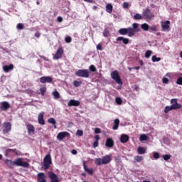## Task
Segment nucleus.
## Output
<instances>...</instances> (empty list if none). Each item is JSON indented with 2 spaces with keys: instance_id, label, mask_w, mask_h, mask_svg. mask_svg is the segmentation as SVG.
<instances>
[{
  "instance_id": "34",
  "label": "nucleus",
  "mask_w": 182,
  "mask_h": 182,
  "mask_svg": "<svg viewBox=\"0 0 182 182\" xmlns=\"http://www.w3.org/2000/svg\"><path fill=\"white\" fill-rule=\"evenodd\" d=\"M48 123H50L53 124V126H55L56 124V120L54 119V118H49L48 119Z\"/></svg>"
},
{
  "instance_id": "22",
  "label": "nucleus",
  "mask_w": 182,
  "mask_h": 182,
  "mask_svg": "<svg viewBox=\"0 0 182 182\" xmlns=\"http://www.w3.org/2000/svg\"><path fill=\"white\" fill-rule=\"evenodd\" d=\"M14 69V65H4L3 67V70L6 72V73H8L9 70H12Z\"/></svg>"
},
{
  "instance_id": "8",
  "label": "nucleus",
  "mask_w": 182,
  "mask_h": 182,
  "mask_svg": "<svg viewBox=\"0 0 182 182\" xmlns=\"http://www.w3.org/2000/svg\"><path fill=\"white\" fill-rule=\"evenodd\" d=\"M161 26L163 32H170V21H161Z\"/></svg>"
},
{
  "instance_id": "25",
  "label": "nucleus",
  "mask_w": 182,
  "mask_h": 182,
  "mask_svg": "<svg viewBox=\"0 0 182 182\" xmlns=\"http://www.w3.org/2000/svg\"><path fill=\"white\" fill-rule=\"evenodd\" d=\"M120 123V120L119 119H116L114 122V126L112 127L113 130H117L119 129V124Z\"/></svg>"
},
{
  "instance_id": "59",
  "label": "nucleus",
  "mask_w": 182,
  "mask_h": 182,
  "mask_svg": "<svg viewBox=\"0 0 182 182\" xmlns=\"http://www.w3.org/2000/svg\"><path fill=\"white\" fill-rule=\"evenodd\" d=\"M139 63H140L141 66H143L144 65V63H143V60H140Z\"/></svg>"
},
{
  "instance_id": "33",
  "label": "nucleus",
  "mask_w": 182,
  "mask_h": 182,
  "mask_svg": "<svg viewBox=\"0 0 182 182\" xmlns=\"http://www.w3.org/2000/svg\"><path fill=\"white\" fill-rule=\"evenodd\" d=\"M73 85L75 87H79V86H80V85H82V81L74 80Z\"/></svg>"
},
{
  "instance_id": "44",
  "label": "nucleus",
  "mask_w": 182,
  "mask_h": 182,
  "mask_svg": "<svg viewBox=\"0 0 182 182\" xmlns=\"http://www.w3.org/2000/svg\"><path fill=\"white\" fill-rule=\"evenodd\" d=\"M162 82L163 83H164L165 85H167V83H168V82H170V79L167 78V77H164L162 79Z\"/></svg>"
},
{
  "instance_id": "42",
  "label": "nucleus",
  "mask_w": 182,
  "mask_h": 182,
  "mask_svg": "<svg viewBox=\"0 0 182 182\" xmlns=\"http://www.w3.org/2000/svg\"><path fill=\"white\" fill-rule=\"evenodd\" d=\"M115 102H116L117 105H122V103H123V100H122V98H120V97H117L115 99Z\"/></svg>"
},
{
  "instance_id": "51",
  "label": "nucleus",
  "mask_w": 182,
  "mask_h": 182,
  "mask_svg": "<svg viewBox=\"0 0 182 182\" xmlns=\"http://www.w3.org/2000/svg\"><path fill=\"white\" fill-rule=\"evenodd\" d=\"M77 136H83V131H82V130H77Z\"/></svg>"
},
{
  "instance_id": "64",
  "label": "nucleus",
  "mask_w": 182,
  "mask_h": 182,
  "mask_svg": "<svg viewBox=\"0 0 182 182\" xmlns=\"http://www.w3.org/2000/svg\"><path fill=\"white\" fill-rule=\"evenodd\" d=\"M180 57L182 58V51L180 53Z\"/></svg>"
},
{
  "instance_id": "26",
  "label": "nucleus",
  "mask_w": 182,
  "mask_h": 182,
  "mask_svg": "<svg viewBox=\"0 0 182 182\" xmlns=\"http://www.w3.org/2000/svg\"><path fill=\"white\" fill-rule=\"evenodd\" d=\"M106 11L108 12V14H112L113 11V5H112V4H108L106 6Z\"/></svg>"
},
{
  "instance_id": "54",
  "label": "nucleus",
  "mask_w": 182,
  "mask_h": 182,
  "mask_svg": "<svg viewBox=\"0 0 182 182\" xmlns=\"http://www.w3.org/2000/svg\"><path fill=\"white\" fill-rule=\"evenodd\" d=\"M123 8H124V9L129 8V3L124 2V3L123 4Z\"/></svg>"
},
{
  "instance_id": "31",
  "label": "nucleus",
  "mask_w": 182,
  "mask_h": 182,
  "mask_svg": "<svg viewBox=\"0 0 182 182\" xmlns=\"http://www.w3.org/2000/svg\"><path fill=\"white\" fill-rule=\"evenodd\" d=\"M148 137L146 134H141L139 137V140L140 141H145L146 140H147Z\"/></svg>"
},
{
  "instance_id": "1",
  "label": "nucleus",
  "mask_w": 182,
  "mask_h": 182,
  "mask_svg": "<svg viewBox=\"0 0 182 182\" xmlns=\"http://www.w3.org/2000/svg\"><path fill=\"white\" fill-rule=\"evenodd\" d=\"M5 163L10 168H12L14 166H18L19 167H28L29 166V163L23 161L21 158H18L14 161L6 159Z\"/></svg>"
},
{
  "instance_id": "20",
  "label": "nucleus",
  "mask_w": 182,
  "mask_h": 182,
  "mask_svg": "<svg viewBox=\"0 0 182 182\" xmlns=\"http://www.w3.org/2000/svg\"><path fill=\"white\" fill-rule=\"evenodd\" d=\"M27 130L28 134H33L35 133V127L32 124H27Z\"/></svg>"
},
{
  "instance_id": "38",
  "label": "nucleus",
  "mask_w": 182,
  "mask_h": 182,
  "mask_svg": "<svg viewBox=\"0 0 182 182\" xmlns=\"http://www.w3.org/2000/svg\"><path fill=\"white\" fill-rule=\"evenodd\" d=\"M40 91H41V95L42 96H44L45 95V93L46 92V87H43L40 89Z\"/></svg>"
},
{
  "instance_id": "7",
  "label": "nucleus",
  "mask_w": 182,
  "mask_h": 182,
  "mask_svg": "<svg viewBox=\"0 0 182 182\" xmlns=\"http://www.w3.org/2000/svg\"><path fill=\"white\" fill-rule=\"evenodd\" d=\"M143 14L145 19L147 21H153V19H154V16L151 14V11H150V9H146L144 11Z\"/></svg>"
},
{
  "instance_id": "43",
  "label": "nucleus",
  "mask_w": 182,
  "mask_h": 182,
  "mask_svg": "<svg viewBox=\"0 0 182 182\" xmlns=\"http://www.w3.org/2000/svg\"><path fill=\"white\" fill-rule=\"evenodd\" d=\"M153 156L155 160L160 159V154H159L158 152H154Z\"/></svg>"
},
{
  "instance_id": "57",
  "label": "nucleus",
  "mask_w": 182,
  "mask_h": 182,
  "mask_svg": "<svg viewBox=\"0 0 182 182\" xmlns=\"http://www.w3.org/2000/svg\"><path fill=\"white\" fill-rule=\"evenodd\" d=\"M72 154H74V155L77 154V151H76L75 149H73V150L72 151Z\"/></svg>"
},
{
  "instance_id": "13",
  "label": "nucleus",
  "mask_w": 182,
  "mask_h": 182,
  "mask_svg": "<svg viewBox=\"0 0 182 182\" xmlns=\"http://www.w3.org/2000/svg\"><path fill=\"white\" fill-rule=\"evenodd\" d=\"M11 107V105H9V102H2L0 105V109L1 110H8Z\"/></svg>"
},
{
  "instance_id": "2",
  "label": "nucleus",
  "mask_w": 182,
  "mask_h": 182,
  "mask_svg": "<svg viewBox=\"0 0 182 182\" xmlns=\"http://www.w3.org/2000/svg\"><path fill=\"white\" fill-rule=\"evenodd\" d=\"M112 161V156L110 155H105L102 158H96L95 163L97 166H102L103 164H109Z\"/></svg>"
},
{
  "instance_id": "46",
  "label": "nucleus",
  "mask_w": 182,
  "mask_h": 182,
  "mask_svg": "<svg viewBox=\"0 0 182 182\" xmlns=\"http://www.w3.org/2000/svg\"><path fill=\"white\" fill-rule=\"evenodd\" d=\"M90 70L91 72H96V67H95V65H92L90 66Z\"/></svg>"
},
{
  "instance_id": "63",
  "label": "nucleus",
  "mask_w": 182,
  "mask_h": 182,
  "mask_svg": "<svg viewBox=\"0 0 182 182\" xmlns=\"http://www.w3.org/2000/svg\"><path fill=\"white\" fill-rule=\"evenodd\" d=\"M166 77H169V79H170V74H168V73L166 74Z\"/></svg>"
},
{
  "instance_id": "49",
  "label": "nucleus",
  "mask_w": 182,
  "mask_h": 182,
  "mask_svg": "<svg viewBox=\"0 0 182 182\" xmlns=\"http://www.w3.org/2000/svg\"><path fill=\"white\" fill-rule=\"evenodd\" d=\"M149 29L151 30V31H157V26H150L149 27Z\"/></svg>"
},
{
  "instance_id": "48",
  "label": "nucleus",
  "mask_w": 182,
  "mask_h": 182,
  "mask_svg": "<svg viewBox=\"0 0 182 182\" xmlns=\"http://www.w3.org/2000/svg\"><path fill=\"white\" fill-rule=\"evenodd\" d=\"M176 84L177 85H182V77H181L178 78V80L176 81Z\"/></svg>"
},
{
  "instance_id": "50",
  "label": "nucleus",
  "mask_w": 182,
  "mask_h": 182,
  "mask_svg": "<svg viewBox=\"0 0 182 182\" xmlns=\"http://www.w3.org/2000/svg\"><path fill=\"white\" fill-rule=\"evenodd\" d=\"M97 50H103V47H102V44H98L97 46Z\"/></svg>"
},
{
  "instance_id": "37",
  "label": "nucleus",
  "mask_w": 182,
  "mask_h": 182,
  "mask_svg": "<svg viewBox=\"0 0 182 182\" xmlns=\"http://www.w3.org/2000/svg\"><path fill=\"white\" fill-rule=\"evenodd\" d=\"M151 53L152 51L150 50H148L146 53H145V58H146V59H148V58H150V56H151Z\"/></svg>"
},
{
  "instance_id": "23",
  "label": "nucleus",
  "mask_w": 182,
  "mask_h": 182,
  "mask_svg": "<svg viewBox=\"0 0 182 182\" xmlns=\"http://www.w3.org/2000/svg\"><path fill=\"white\" fill-rule=\"evenodd\" d=\"M120 141L121 143H127L129 141V136L126 134L121 135Z\"/></svg>"
},
{
  "instance_id": "24",
  "label": "nucleus",
  "mask_w": 182,
  "mask_h": 182,
  "mask_svg": "<svg viewBox=\"0 0 182 182\" xmlns=\"http://www.w3.org/2000/svg\"><path fill=\"white\" fill-rule=\"evenodd\" d=\"M117 41L118 42H120V41H123V43H124V45H127L129 43V38H124L123 37H118L117 38Z\"/></svg>"
},
{
  "instance_id": "32",
  "label": "nucleus",
  "mask_w": 182,
  "mask_h": 182,
  "mask_svg": "<svg viewBox=\"0 0 182 182\" xmlns=\"http://www.w3.org/2000/svg\"><path fill=\"white\" fill-rule=\"evenodd\" d=\"M171 110H173V107L171 106H166L164 109V113H168Z\"/></svg>"
},
{
  "instance_id": "45",
  "label": "nucleus",
  "mask_w": 182,
  "mask_h": 182,
  "mask_svg": "<svg viewBox=\"0 0 182 182\" xmlns=\"http://www.w3.org/2000/svg\"><path fill=\"white\" fill-rule=\"evenodd\" d=\"M17 29H19L20 31H22L23 29V24L19 23L17 24Z\"/></svg>"
},
{
  "instance_id": "41",
  "label": "nucleus",
  "mask_w": 182,
  "mask_h": 182,
  "mask_svg": "<svg viewBox=\"0 0 182 182\" xmlns=\"http://www.w3.org/2000/svg\"><path fill=\"white\" fill-rule=\"evenodd\" d=\"M162 157L164 160H165V161H167L168 160H170V159H171V155L166 154L164 155Z\"/></svg>"
},
{
  "instance_id": "14",
  "label": "nucleus",
  "mask_w": 182,
  "mask_h": 182,
  "mask_svg": "<svg viewBox=\"0 0 182 182\" xmlns=\"http://www.w3.org/2000/svg\"><path fill=\"white\" fill-rule=\"evenodd\" d=\"M68 136H69V133L66 132H60L57 135V139L58 140L62 141L63 139H65V137H67Z\"/></svg>"
},
{
  "instance_id": "21",
  "label": "nucleus",
  "mask_w": 182,
  "mask_h": 182,
  "mask_svg": "<svg viewBox=\"0 0 182 182\" xmlns=\"http://www.w3.org/2000/svg\"><path fill=\"white\" fill-rule=\"evenodd\" d=\"M80 105V102L79 101L75 100H71L68 102V105L70 107L72 106H79Z\"/></svg>"
},
{
  "instance_id": "28",
  "label": "nucleus",
  "mask_w": 182,
  "mask_h": 182,
  "mask_svg": "<svg viewBox=\"0 0 182 182\" xmlns=\"http://www.w3.org/2000/svg\"><path fill=\"white\" fill-rule=\"evenodd\" d=\"M53 95L55 100L60 99V94L58 91L53 92Z\"/></svg>"
},
{
  "instance_id": "53",
  "label": "nucleus",
  "mask_w": 182,
  "mask_h": 182,
  "mask_svg": "<svg viewBox=\"0 0 182 182\" xmlns=\"http://www.w3.org/2000/svg\"><path fill=\"white\" fill-rule=\"evenodd\" d=\"M99 146V141H95L94 143H93V147L96 148Z\"/></svg>"
},
{
  "instance_id": "58",
  "label": "nucleus",
  "mask_w": 182,
  "mask_h": 182,
  "mask_svg": "<svg viewBox=\"0 0 182 182\" xmlns=\"http://www.w3.org/2000/svg\"><path fill=\"white\" fill-rule=\"evenodd\" d=\"M35 36L36 38H39L41 36V34H39V33H36Z\"/></svg>"
},
{
  "instance_id": "12",
  "label": "nucleus",
  "mask_w": 182,
  "mask_h": 182,
  "mask_svg": "<svg viewBox=\"0 0 182 182\" xmlns=\"http://www.w3.org/2000/svg\"><path fill=\"white\" fill-rule=\"evenodd\" d=\"M53 80L50 77H41L40 78V82L41 83H52Z\"/></svg>"
},
{
  "instance_id": "5",
  "label": "nucleus",
  "mask_w": 182,
  "mask_h": 182,
  "mask_svg": "<svg viewBox=\"0 0 182 182\" xmlns=\"http://www.w3.org/2000/svg\"><path fill=\"white\" fill-rule=\"evenodd\" d=\"M51 164L52 158H50V154H47L43 159V166L45 170H48Z\"/></svg>"
},
{
  "instance_id": "35",
  "label": "nucleus",
  "mask_w": 182,
  "mask_h": 182,
  "mask_svg": "<svg viewBox=\"0 0 182 182\" xmlns=\"http://www.w3.org/2000/svg\"><path fill=\"white\" fill-rule=\"evenodd\" d=\"M134 19H143V16H141V14H136L134 17H133Z\"/></svg>"
},
{
  "instance_id": "15",
  "label": "nucleus",
  "mask_w": 182,
  "mask_h": 182,
  "mask_svg": "<svg viewBox=\"0 0 182 182\" xmlns=\"http://www.w3.org/2000/svg\"><path fill=\"white\" fill-rule=\"evenodd\" d=\"M82 164H83V168H84L85 171H86V173L90 174V176H92V174H93V169L89 168L87 167V166H86V161H83Z\"/></svg>"
},
{
  "instance_id": "19",
  "label": "nucleus",
  "mask_w": 182,
  "mask_h": 182,
  "mask_svg": "<svg viewBox=\"0 0 182 182\" xmlns=\"http://www.w3.org/2000/svg\"><path fill=\"white\" fill-rule=\"evenodd\" d=\"M38 181L39 182H46V176L43 173H39L38 174Z\"/></svg>"
},
{
  "instance_id": "60",
  "label": "nucleus",
  "mask_w": 182,
  "mask_h": 182,
  "mask_svg": "<svg viewBox=\"0 0 182 182\" xmlns=\"http://www.w3.org/2000/svg\"><path fill=\"white\" fill-rule=\"evenodd\" d=\"M134 69H135L136 70H139V69H140V67L138 66V67H134Z\"/></svg>"
},
{
  "instance_id": "9",
  "label": "nucleus",
  "mask_w": 182,
  "mask_h": 182,
  "mask_svg": "<svg viewBox=\"0 0 182 182\" xmlns=\"http://www.w3.org/2000/svg\"><path fill=\"white\" fill-rule=\"evenodd\" d=\"M171 107L173 110H178V109H181V104L177 103V99H172L171 100Z\"/></svg>"
},
{
  "instance_id": "55",
  "label": "nucleus",
  "mask_w": 182,
  "mask_h": 182,
  "mask_svg": "<svg viewBox=\"0 0 182 182\" xmlns=\"http://www.w3.org/2000/svg\"><path fill=\"white\" fill-rule=\"evenodd\" d=\"M95 141H99V140H100V136L96 135L95 136Z\"/></svg>"
},
{
  "instance_id": "47",
  "label": "nucleus",
  "mask_w": 182,
  "mask_h": 182,
  "mask_svg": "<svg viewBox=\"0 0 182 182\" xmlns=\"http://www.w3.org/2000/svg\"><path fill=\"white\" fill-rule=\"evenodd\" d=\"M65 42L66 43H70V42H72V38H70V36L66 37Z\"/></svg>"
},
{
  "instance_id": "62",
  "label": "nucleus",
  "mask_w": 182,
  "mask_h": 182,
  "mask_svg": "<svg viewBox=\"0 0 182 182\" xmlns=\"http://www.w3.org/2000/svg\"><path fill=\"white\" fill-rule=\"evenodd\" d=\"M82 176H83L84 177H86V173H82Z\"/></svg>"
},
{
  "instance_id": "30",
  "label": "nucleus",
  "mask_w": 182,
  "mask_h": 182,
  "mask_svg": "<svg viewBox=\"0 0 182 182\" xmlns=\"http://www.w3.org/2000/svg\"><path fill=\"white\" fill-rule=\"evenodd\" d=\"M141 29H143L144 31H149V24L147 23H143L141 25Z\"/></svg>"
},
{
  "instance_id": "16",
  "label": "nucleus",
  "mask_w": 182,
  "mask_h": 182,
  "mask_svg": "<svg viewBox=\"0 0 182 182\" xmlns=\"http://www.w3.org/2000/svg\"><path fill=\"white\" fill-rule=\"evenodd\" d=\"M11 125L9 122H5L4 124V133H9L11 132Z\"/></svg>"
},
{
  "instance_id": "56",
  "label": "nucleus",
  "mask_w": 182,
  "mask_h": 182,
  "mask_svg": "<svg viewBox=\"0 0 182 182\" xmlns=\"http://www.w3.org/2000/svg\"><path fill=\"white\" fill-rule=\"evenodd\" d=\"M57 19H58V22H63V18L61 16L58 17Z\"/></svg>"
},
{
  "instance_id": "17",
  "label": "nucleus",
  "mask_w": 182,
  "mask_h": 182,
  "mask_svg": "<svg viewBox=\"0 0 182 182\" xmlns=\"http://www.w3.org/2000/svg\"><path fill=\"white\" fill-rule=\"evenodd\" d=\"M105 146L107 147H109V149H112V147H113V146H114V141H113V139L112 138H108L106 140Z\"/></svg>"
},
{
  "instance_id": "29",
  "label": "nucleus",
  "mask_w": 182,
  "mask_h": 182,
  "mask_svg": "<svg viewBox=\"0 0 182 182\" xmlns=\"http://www.w3.org/2000/svg\"><path fill=\"white\" fill-rule=\"evenodd\" d=\"M119 35H127V28L119 29Z\"/></svg>"
},
{
  "instance_id": "11",
  "label": "nucleus",
  "mask_w": 182,
  "mask_h": 182,
  "mask_svg": "<svg viewBox=\"0 0 182 182\" xmlns=\"http://www.w3.org/2000/svg\"><path fill=\"white\" fill-rule=\"evenodd\" d=\"M48 177H50V178L51 180L50 182H59L58 176H56V174H55V173H53V172H49Z\"/></svg>"
},
{
  "instance_id": "4",
  "label": "nucleus",
  "mask_w": 182,
  "mask_h": 182,
  "mask_svg": "<svg viewBox=\"0 0 182 182\" xmlns=\"http://www.w3.org/2000/svg\"><path fill=\"white\" fill-rule=\"evenodd\" d=\"M111 77L113 80H115L117 85L122 86L123 85V82H122V79L120 78V75H119V72L117 70H114L111 73Z\"/></svg>"
},
{
  "instance_id": "61",
  "label": "nucleus",
  "mask_w": 182,
  "mask_h": 182,
  "mask_svg": "<svg viewBox=\"0 0 182 182\" xmlns=\"http://www.w3.org/2000/svg\"><path fill=\"white\" fill-rule=\"evenodd\" d=\"M85 2H92L93 0H84Z\"/></svg>"
},
{
  "instance_id": "36",
  "label": "nucleus",
  "mask_w": 182,
  "mask_h": 182,
  "mask_svg": "<svg viewBox=\"0 0 182 182\" xmlns=\"http://www.w3.org/2000/svg\"><path fill=\"white\" fill-rule=\"evenodd\" d=\"M110 35V33L109 32V30H107V28H105L103 31V36H105V38H107V36H109Z\"/></svg>"
},
{
  "instance_id": "40",
  "label": "nucleus",
  "mask_w": 182,
  "mask_h": 182,
  "mask_svg": "<svg viewBox=\"0 0 182 182\" xmlns=\"http://www.w3.org/2000/svg\"><path fill=\"white\" fill-rule=\"evenodd\" d=\"M161 60V58H156V55L152 56V62H160Z\"/></svg>"
},
{
  "instance_id": "39",
  "label": "nucleus",
  "mask_w": 182,
  "mask_h": 182,
  "mask_svg": "<svg viewBox=\"0 0 182 182\" xmlns=\"http://www.w3.org/2000/svg\"><path fill=\"white\" fill-rule=\"evenodd\" d=\"M134 160H136L137 161V163H140V161H141V160H143V157L140 156H134Z\"/></svg>"
},
{
  "instance_id": "27",
  "label": "nucleus",
  "mask_w": 182,
  "mask_h": 182,
  "mask_svg": "<svg viewBox=\"0 0 182 182\" xmlns=\"http://www.w3.org/2000/svg\"><path fill=\"white\" fill-rule=\"evenodd\" d=\"M137 151L139 154H144L146 153V149L144 147L139 146Z\"/></svg>"
},
{
  "instance_id": "6",
  "label": "nucleus",
  "mask_w": 182,
  "mask_h": 182,
  "mask_svg": "<svg viewBox=\"0 0 182 182\" xmlns=\"http://www.w3.org/2000/svg\"><path fill=\"white\" fill-rule=\"evenodd\" d=\"M76 76L79 77H89V70L84 69V70H78L75 73Z\"/></svg>"
},
{
  "instance_id": "18",
  "label": "nucleus",
  "mask_w": 182,
  "mask_h": 182,
  "mask_svg": "<svg viewBox=\"0 0 182 182\" xmlns=\"http://www.w3.org/2000/svg\"><path fill=\"white\" fill-rule=\"evenodd\" d=\"M45 114V112H40V114H38V123L39 124H45V120L43 119V116Z\"/></svg>"
},
{
  "instance_id": "10",
  "label": "nucleus",
  "mask_w": 182,
  "mask_h": 182,
  "mask_svg": "<svg viewBox=\"0 0 182 182\" xmlns=\"http://www.w3.org/2000/svg\"><path fill=\"white\" fill-rule=\"evenodd\" d=\"M62 55H63V48H62V47H59L56 51V53L53 55V59L55 60L60 59V58H62Z\"/></svg>"
},
{
  "instance_id": "3",
  "label": "nucleus",
  "mask_w": 182,
  "mask_h": 182,
  "mask_svg": "<svg viewBox=\"0 0 182 182\" xmlns=\"http://www.w3.org/2000/svg\"><path fill=\"white\" fill-rule=\"evenodd\" d=\"M128 36H134L136 32H140V27H139V23H134L132 24V28H127Z\"/></svg>"
},
{
  "instance_id": "52",
  "label": "nucleus",
  "mask_w": 182,
  "mask_h": 182,
  "mask_svg": "<svg viewBox=\"0 0 182 182\" xmlns=\"http://www.w3.org/2000/svg\"><path fill=\"white\" fill-rule=\"evenodd\" d=\"M100 128H95V133H96V134H99L100 133Z\"/></svg>"
}]
</instances>
